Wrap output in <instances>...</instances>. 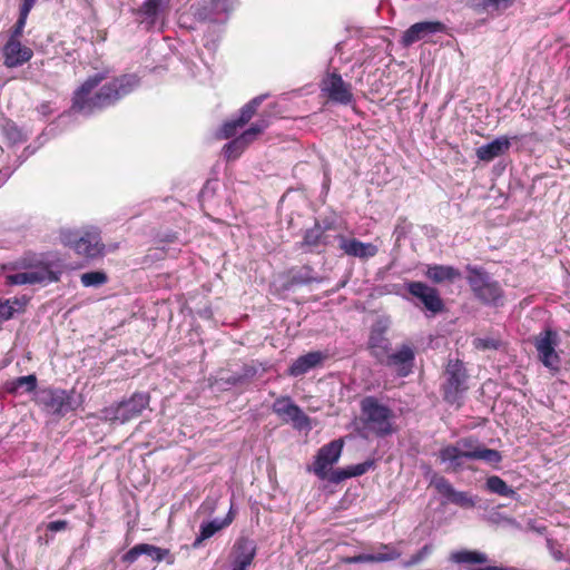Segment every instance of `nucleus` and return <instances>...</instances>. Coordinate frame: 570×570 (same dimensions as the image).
I'll list each match as a JSON object with an SVG mask.
<instances>
[{"label":"nucleus","mask_w":570,"mask_h":570,"mask_svg":"<svg viewBox=\"0 0 570 570\" xmlns=\"http://www.w3.org/2000/svg\"><path fill=\"white\" fill-rule=\"evenodd\" d=\"M104 76L89 77L76 91L72 98L71 110L82 115H91L98 110L114 105L139 86L135 75H124L105 83L98 91L94 89L102 81Z\"/></svg>","instance_id":"1"},{"label":"nucleus","mask_w":570,"mask_h":570,"mask_svg":"<svg viewBox=\"0 0 570 570\" xmlns=\"http://www.w3.org/2000/svg\"><path fill=\"white\" fill-rule=\"evenodd\" d=\"M361 411L365 428L379 436L393 433V412L380 403L377 399L367 396L361 402Z\"/></svg>","instance_id":"2"},{"label":"nucleus","mask_w":570,"mask_h":570,"mask_svg":"<svg viewBox=\"0 0 570 570\" xmlns=\"http://www.w3.org/2000/svg\"><path fill=\"white\" fill-rule=\"evenodd\" d=\"M60 237L66 246L73 248L78 255L87 258H96L104 253L105 245L96 228L83 232L65 229Z\"/></svg>","instance_id":"3"},{"label":"nucleus","mask_w":570,"mask_h":570,"mask_svg":"<svg viewBox=\"0 0 570 570\" xmlns=\"http://www.w3.org/2000/svg\"><path fill=\"white\" fill-rule=\"evenodd\" d=\"M468 271V283L474 295L484 304L501 305L502 289L499 283L480 268L469 266Z\"/></svg>","instance_id":"4"},{"label":"nucleus","mask_w":570,"mask_h":570,"mask_svg":"<svg viewBox=\"0 0 570 570\" xmlns=\"http://www.w3.org/2000/svg\"><path fill=\"white\" fill-rule=\"evenodd\" d=\"M149 404L147 393H135L130 399L102 410V417L108 421L126 423L141 414Z\"/></svg>","instance_id":"5"},{"label":"nucleus","mask_w":570,"mask_h":570,"mask_svg":"<svg viewBox=\"0 0 570 570\" xmlns=\"http://www.w3.org/2000/svg\"><path fill=\"white\" fill-rule=\"evenodd\" d=\"M559 344V334L551 328H546L533 337L539 361L550 370H558L560 366L561 360L556 351Z\"/></svg>","instance_id":"6"},{"label":"nucleus","mask_w":570,"mask_h":570,"mask_svg":"<svg viewBox=\"0 0 570 570\" xmlns=\"http://www.w3.org/2000/svg\"><path fill=\"white\" fill-rule=\"evenodd\" d=\"M58 279V274L45 264L30 266L23 271L6 275V284L8 285H47Z\"/></svg>","instance_id":"7"},{"label":"nucleus","mask_w":570,"mask_h":570,"mask_svg":"<svg viewBox=\"0 0 570 570\" xmlns=\"http://www.w3.org/2000/svg\"><path fill=\"white\" fill-rule=\"evenodd\" d=\"M446 383L444 385V397L450 403H456L460 394L466 386V372L464 365L459 360H450L445 368Z\"/></svg>","instance_id":"8"},{"label":"nucleus","mask_w":570,"mask_h":570,"mask_svg":"<svg viewBox=\"0 0 570 570\" xmlns=\"http://www.w3.org/2000/svg\"><path fill=\"white\" fill-rule=\"evenodd\" d=\"M271 121L268 117L262 116L257 121L250 125L242 135L229 141L224 147L225 156L228 159H236L247 148L249 144L268 128Z\"/></svg>","instance_id":"9"},{"label":"nucleus","mask_w":570,"mask_h":570,"mask_svg":"<svg viewBox=\"0 0 570 570\" xmlns=\"http://www.w3.org/2000/svg\"><path fill=\"white\" fill-rule=\"evenodd\" d=\"M479 446L474 440L463 439L455 445H448L441 449L439 458L442 462H449L450 469L456 471L462 468L464 459H474L472 453H475Z\"/></svg>","instance_id":"10"},{"label":"nucleus","mask_w":570,"mask_h":570,"mask_svg":"<svg viewBox=\"0 0 570 570\" xmlns=\"http://www.w3.org/2000/svg\"><path fill=\"white\" fill-rule=\"evenodd\" d=\"M343 445L344 442L341 439L323 445L318 450L313 466L309 470L313 471L321 480H325L327 478V470L338 461Z\"/></svg>","instance_id":"11"},{"label":"nucleus","mask_w":570,"mask_h":570,"mask_svg":"<svg viewBox=\"0 0 570 570\" xmlns=\"http://www.w3.org/2000/svg\"><path fill=\"white\" fill-rule=\"evenodd\" d=\"M273 412L284 422L293 423L296 429L309 428V417L288 396H282L273 403Z\"/></svg>","instance_id":"12"},{"label":"nucleus","mask_w":570,"mask_h":570,"mask_svg":"<svg viewBox=\"0 0 570 570\" xmlns=\"http://www.w3.org/2000/svg\"><path fill=\"white\" fill-rule=\"evenodd\" d=\"M257 552V546L254 540L240 537L238 538L230 552V570H248Z\"/></svg>","instance_id":"13"},{"label":"nucleus","mask_w":570,"mask_h":570,"mask_svg":"<svg viewBox=\"0 0 570 570\" xmlns=\"http://www.w3.org/2000/svg\"><path fill=\"white\" fill-rule=\"evenodd\" d=\"M446 31V26L440 21H421L412 24L407 28L402 37L401 45L403 47H410L417 41H428L429 37L435 33Z\"/></svg>","instance_id":"14"},{"label":"nucleus","mask_w":570,"mask_h":570,"mask_svg":"<svg viewBox=\"0 0 570 570\" xmlns=\"http://www.w3.org/2000/svg\"><path fill=\"white\" fill-rule=\"evenodd\" d=\"M39 400L53 414L65 415L75 409L72 395L65 390H43Z\"/></svg>","instance_id":"15"},{"label":"nucleus","mask_w":570,"mask_h":570,"mask_svg":"<svg viewBox=\"0 0 570 570\" xmlns=\"http://www.w3.org/2000/svg\"><path fill=\"white\" fill-rule=\"evenodd\" d=\"M170 3L171 0H145L137 14L142 17L141 22L150 29L164 22L170 11Z\"/></svg>","instance_id":"16"},{"label":"nucleus","mask_w":570,"mask_h":570,"mask_svg":"<svg viewBox=\"0 0 570 570\" xmlns=\"http://www.w3.org/2000/svg\"><path fill=\"white\" fill-rule=\"evenodd\" d=\"M265 98V95L257 96L253 98L249 102H247L245 106H243L239 116L236 119L226 121L223 125L220 130V137L228 139L235 136L238 129L243 128L246 124L249 122V120L255 115L258 106L263 102Z\"/></svg>","instance_id":"17"},{"label":"nucleus","mask_w":570,"mask_h":570,"mask_svg":"<svg viewBox=\"0 0 570 570\" xmlns=\"http://www.w3.org/2000/svg\"><path fill=\"white\" fill-rule=\"evenodd\" d=\"M406 288L428 311L435 314L443 309V302L436 288L422 282H410L406 284Z\"/></svg>","instance_id":"18"},{"label":"nucleus","mask_w":570,"mask_h":570,"mask_svg":"<svg viewBox=\"0 0 570 570\" xmlns=\"http://www.w3.org/2000/svg\"><path fill=\"white\" fill-rule=\"evenodd\" d=\"M322 90L327 97L338 104L347 105L352 101L351 85L345 82L338 73L328 75L322 82Z\"/></svg>","instance_id":"19"},{"label":"nucleus","mask_w":570,"mask_h":570,"mask_svg":"<svg viewBox=\"0 0 570 570\" xmlns=\"http://www.w3.org/2000/svg\"><path fill=\"white\" fill-rule=\"evenodd\" d=\"M431 485H433L441 495L453 504L461 508H472L475 505L474 500L469 495V493L456 491L443 476L434 474L431 479Z\"/></svg>","instance_id":"20"},{"label":"nucleus","mask_w":570,"mask_h":570,"mask_svg":"<svg viewBox=\"0 0 570 570\" xmlns=\"http://www.w3.org/2000/svg\"><path fill=\"white\" fill-rule=\"evenodd\" d=\"M3 65L8 68H17L28 62L33 51L23 46L19 39H9L3 47Z\"/></svg>","instance_id":"21"},{"label":"nucleus","mask_w":570,"mask_h":570,"mask_svg":"<svg viewBox=\"0 0 570 570\" xmlns=\"http://www.w3.org/2000/svg\"><path fill=\"white\" fill-rule=\"evenodd\" d=\"M414 351L409 345H402L386 358V366L393 367L400 376H407L413 367Z\"/></svg>","instance_id":"22"},{"label":"nucleus","mask_w":570,"mask_h":570,"mask_svg":"<svg viewBox=\"0 0 570 570\" xmlns=\"http://www.w3.org/2000/svg\"><path fill=\"white\" fill-rule=\"evenodd\" d=\"M327 358V354L322 351H313L297 357L288 368L291 376L297 377L306 374L311 370L320 366Z\"/></svg>","instance_id":"23"},{"label":"nucleus","mask_w":570,"mask_h":570,"mask_svg":"<svg viewBox=\"0 0 570 570\" xmlns=\"http://www.w3.org/2000/svg\"><path fill=\"white\" fill-rule=\"evenodd\" d=\"M338 239L340 248L348 256L367 259L374 257L379 252L377 246L372 243H363L355 238H346L344 236H338Z\"/></svg>","instance_id":"24"},{"label":"nucleus","mask_w":570,"mask_h":570,"mask_svg":"<svg viewBox=\"0 0 570 570\" xmlns=\"http://www.w3.org/2000/svg\"><path fill=\"white\" fill-rule=\"evenodd\" d=\"M382 552L376 553H362L354 556L348 559L351 563H363V562H386L399 559L402 554L400 550L391 544H381Z\"/></svg>","instance_id":"25"},{"label":"nucleus","mask_w":570,"mask_h":570,"mask_svg":"<svg viewBox=\"0 0 570 570\" xmlns=\"http://www.w3.org/2000/svg\"><path fill=\"white\" fill-rule=\"evenodd\" d=\"M510 148V140L507 137H499L475 150L476 157L482 161H491L503 155Z\"/></svg>","instance_id":"26"},{"label":"nucleus","mask_w":570,"mask_h":570,"mask_svg":"<svg viewBox=\"0 0 570 570\" xmlns=\"http://www.w3.org/2000/svg\"><path fill=\"white\" fill-rule=\"evenodd\" d=\"M233 521L232 512L227 514L224 519H214L209 522H205L200 524L199 535L195 539L193 547L198 548L203 543V541L212 538L215 533L229 525Z\"/></svg>","instance_id":"27"},{"label":"nucleus","mask_w":570,"mask_h":570,"mask_svg":"<svg viewBox=\"0 0 570 570\" xmlns=\"http://www.w3.org/2000/svg\"><path fill=\"white\" fill-rule=\"evenodd\" d=\"M449 561L455 564H484L489 558L487 553L478 550L461 549L452 551Z\"/></svg>","instance_id":"28"},{"label":"nucleus","mask_w":570,"mask_h":570,"mask_svg":"<svg viewBox=\"0 0 570 570\" xmlns=\"http://www.w3.org/2000/svg\"><path fill=\"white\" fill-rule=\"evenodd\" d=\"M36 387L37 377L35 374L8 380L3 385L4 391L13 395L33 392Z\"/></svg>","instance_id":"29"},{"label":"nucleus","mask_w":570,"mask_h":570,"mask_svg":"<svg viewBox=\"0 0 570 570\" xmlns=\"http://www.w3.org/2000/svg\"><path fill=\"white\" fill-rule=\"evenodd\" d=\"M515 2V0H472L473 8L479 12L500 14Z\"/></svg>","instance_id":"30"},{"label":"nucleus","mask_w":570,"mask_h":570,"mask_svg":"<svg viewBox=\"0 0 570 570\" xmlns=\"http://www.w3.org/2000/svg\"><path fill=\"white\" fill-rule=\"evenodd\" d=\"M425 275L434 283H442L444 281H453L460 277L461 274L452 266L430 265L428 266Z\"/></svg>","instance_id":"31"},{"label":"nucleus","mask_w":570,"mask_h":570,"mask_svg":"<svg viewBox=\"0 0 570 570\" xmlns=\"http://www.w3.org/2000/svg\"><path fill=\"white\" fill-rule=\"evenodd\" d=\"M368 344L373 355L380 360L389 347V340L384 336V328L377 326L373 327Z\"/></svg>","instance_id":"32"},{"label":"nucleus","mask_w":570,"mask_h":570,"mask_svg":"<svg viewBox=\"0 0 570 570\" xmlns=\"http://www.w3.org/2000/svg\"><path fill=\"white\" fill-rule=\"evenodd\" d=\"M27 304L26 298H9L0 301V320L8 321L18 312H22Z\"/></svg>","instance_id":"33"},{"label":"nucleus","mask_w":570,"mask_h":570,"mask_svg":"<svg viewBox=\"0 0 570 570\" xmlns=\"http://www.w3.org/2000/svg\"><path fill=\"white\" fill-rule=\"evenodd\" d=\"M487 489L495 494L505 498H513L517 493L515 491L507 484L500 476L493 475L488 478L487 480Z\"/></svg>","instance_id":"34"},{"label":"nucleus","mask_w":570,"mask_h":570,"mask_svg":"<svg viewBox=\"0 0 570 570\" xmlns=\"http://www.w3.org/2000/svg\"><path fill=\"white\" fill-rule=\"evenodd\" d=\"M292 282L294 284L306 285L313 282L321 283L323 278L316 276L309 266H303L292 275Z\"/></svg>","instance_id":"35"},{"label":"nucleus","mask_w":570,"mask_h":570,"mask_svg":"<svg viewBox=\"0 0 570 570\" xmlns=\"http://www.w3.org/2000/svg\"><path fill=\"white\" fill-rule=\"evenodd\" d=\"M472 455H474L473 460H482V461L491 463V464H497L502 459L499 451L492 450V449H487L483 446H479V449H476V452L472 453Z\"/></svg>","instance_id":"36"},{"label":"nucleus","mask_w":570,"mask_h":570,"mask_svg":"<svg viewBox=\"0 0 570 570\" xmlns=\"http://www.w3.org/2000/svg\"><path fill=\"white\" fill-rule=\"evenodd\" d=\"M107 282V275L104 272H88L81 275V283L86 287L100 286Z\"/></svg>","instance_id":"37"},{"label":"nucleus","mask_w":570,"mask_h":570,"mask_svg":"<svg viewBox=\"0 0 570 570\" xmlns=\"http://www.w3.org/2000/svg\"><path fill=\"white\" fill-rule=\"evenodd\" d=\"M191 9L194 10V16L202 21L213 20L215 16H217L212 6V0L205 4L198 3L197 6H193Z\"/></svg>","instance_id":"38"},{"label":"nucleus","mask_w":570,"mask_h":570,"mask_svg":"<svg viewBox=\"0 0 570 570\" xmlns=\"http://www.w3.org/2000/svg\"><path fill=\"white\" fill-rule=\"evenodd\" d=\"M433 551V547L431 544H425L422 549H420L415 554H413L409 560L402 562V566L405 568H410L421 563L425 558H428Z\"/></svg>","instance_id":"39"},{"label":"nucleus","mask_w":570,"mask_h":570,"mask_svg":"<svg viewBox=\"0 0 570 570\" xmlns=\"http://www.w3.org/2000/svg\"><path fill=\"white\" fill-rule=\"evenodd\" d=\"M142 552L141 556H148L154 561H161L166 554H168V550L161 549L159 547L148 544V543H141Z\"/></svg>","instance_id":"40"},{"label":"nucleus","mask_w":570,"mask_h":570,"mask_svg":"<svg viewBox=\"0 0 570 570\" xmlns=\"http://www.w3.org/2000/svg\"><path fill=\"white\" fill-rule=\"evenodd\" d=\"M322 237H323V232H322L321 227L315 226L314 228H311L305 233L303 243H304V245H307V246H317L323 242Z\"/></svg>","instance_id":"41"},{"label":"nucleus","mask_w":570,"mask_h":570,"mask_svg":"<svg viewBox=\"0 0 570 570\" xmlns=\"http://www.w3.org/2000/svg\"><path fill=\"white\" fill-rule=\"evenodd\" d=\"M237 0H212L216 14L227 13L235 8Z\"/></svg>","instance_id":"42"},{"label":"nucleus","mask_w":570,"mask_h":570,"mask_svg":"<svg viewBox=\"0 0 570 570\" xmlns=\"http://www.w3.org/2000/svg\"><path fill=\"white\" fill-rule=\"evenodd\" d=\"M29 13L30 12H24L23 9H20L19 18L11 31L9 39H19L21 37Z\"/></svg>","instance_id":"43"},{"label":"nucleus","mask_w":570,"mask_h":570,"mask_svg":"<svg viewBox=\"0 0 570 570\" xmlns=\"http://www.w3.org/2000/svg\"><path fill=\"white\" fill-rule=\"evenodd\" d=\"M374 466V461H365L355 465L348 466L350 478L363 475Z\"/></svg>","instance_id":"44"},{"label":"nucleus","mask_w":570,"mask_h":570,"mask_svg":"<svg viewBox=\"0 0 570 570\" xmlns=\"http://www.w3.org/2000/svg\"><path fill=\"white\" fill-rule=\"evenodd\" d=\"M4 132L8 139L13 142H20L23 140V135L21 130L13 124H7L4 127Z\"/></svg>","instance_id":"45"},{"label":"nucleus","mask_w":570,"mask_h":570,"mask_svg":"<svg viewBox=\"0 0 570 570\" xmlns=\"http://www.w3.org/2000/svg\"><path fill=\"white\" fill-rule=\"evenodd\" d=\"M348 478V469H336L331 472L327 471V478L325 480H328L332 483H340Z\"/></svg>","instance_id":"46"},{"label":"nucleus","mask_w":570,"mask_h":570,"mask_svg":"<svg viewBox=\"0 0 570 570\" xmlns=\"http://www.w3.org/2000/svg\"><path fill=\"white\" fill-rule=\"evenodd\" d=\"M473 344L479 350H497L499 347V342L493 338L478 337L473 341Z\"/></svg>","instance_id":"47"},{"label":"nucleus","mask_w":570,"mask_h":570,"mask_svg":"<svg viewBox=\"0 0 570 570\" xmlns=\"http://www.w3.org/2000/svg\"><path fill=\"white\" fill-rule=\"evenodd\" d=\"M141 552H142L141 543L136 544L135 547H132L129 551H127L122 556V561L126 563H129V564L134 563L141 556Z\"/></svg>","instance_id":"48"},{"label":"nucleus","mask_w":570,"mask_h":570,"mask_svg":"<svg viewBox=\"0 0 570 570\" xmlns=\"http://www.w3.org/2000/svg\"><path fill=\"white\" fill-rule=\"evenodd\" d=\"M67 527H68V522L66 520H57V521L49 522L47 525V529L50 532H59V531L66 530Z\"/></svg>","instance_id":"49"},{"label":"nucleus","mask_w":570,"mask_h":570,"mask_svg":"<svg viewBox=\"0 0 570 570\" xmlns=\"http://www.w3.org/2000/svg\"><path fill=\"white\" fill-rule=\"evenodd\" d=\"M36 2L37 0H23L20 9H23L24 12H30Z\"/></svg>","instance_id":"50"},{"label":"nucleus","mask_w":570,"mask_h":570,"mask_svg":"<svg viewBox=\"0 0 570 570\" xmlns=\"http://www.w3.org/2000/svg\"><path fill=\"white\" fill-rule=\"evenodd\" d=\"M466 570H508V569L503 568V567H498V566H487V567H482V568H468Z\"/></svg>","instance_id":"51"},{"label":"nucleus","mask_w":570,"mask_h":570,"mask_svg":"<svg viewBox=\"0 0 570 570\" xmlns=\"http://www.w3.org/2000/svg\"><path fill=\"white\" fill-rule=\"evenodd\" d=\"M40 112H41L42 115H45V116H46V115H48V114H50V107H49V105H47V104H42V105L40 106Z\"/></svg>","instance_id":"52"},{"label":"nucleus","mask_w":570,"mask_h":570,"mask_svg":"<svg viewBox=\"0 0 570 570\" xmlns=\"http://www.w3.org/2000/svg\"><path fill=\"white\" fill-rule=\"evenodd\" d=\"M552 554H553L554 559H557V560H561L563 557L560 551H553Z\"/></svg>","instance_id":"53"},{"label":"nucleus","mask_w":570,"mask_h":570,"mask_svg":"<svg viewBox=\"0 0 570 570\" xmlns=\"http://www.w3.org/2000/svg\"><path fill=\"white\" fill-rule=\"evenodd\" d=\"M229 382L236 384L237 382H239V379L233 377L232 380H229Z\"/></svg>","instance_id":"54"}]
</instances>
